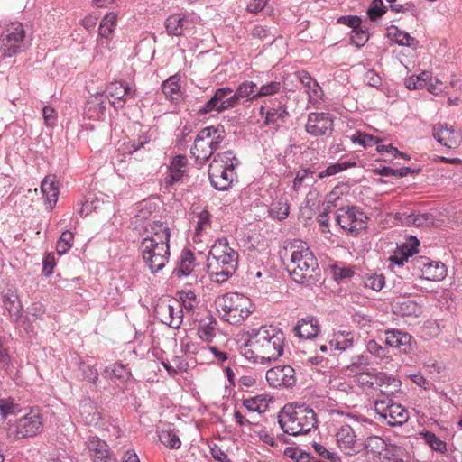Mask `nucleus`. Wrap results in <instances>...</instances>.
<instances>
[{
  "mask_svg": "<svg viewBox=\"0 0 462 462\" xmlns=\"http://www.w3.org/2000/svg\"><path fill=\"white\" fill-rule=\"evenodd\" d=\"M143 236L138 251L144 266L155 274L169 262L171 230L167 223L152 221L145 226Z\"/></svg>",
  "mask_w": 462,
  "mask_h": 462,
  "instance_id": "f257e3e1",
  "label": "nucleus"
},
{
  "mask_svg": "<svg viewBox=\"0 0 462 462\" xmlns=\"http://www.w3.org/2000/svg\"><path fill=\"white\" fill-rule=\"evenodd\" d=\"M285 345L284 333L273 326L253 329L244 348L243 355L254 363L267 364L282 356Z\"/></svg>",
  "mask_w": 462,
  "mask_h": 462,
  "instance_id": "f03ea898",
  "label": "nucleus"
},
{
  "mask_svg": "<svg viewBox=\"0 0 462 462\" xmlns=\"http://www.w3.org/2000/svg\"><path fill=\"white\" fill-rule=\"evenodd\" d=\"M239 254L232 248L227 238L217 239L208 256V273L212 282L223 283L231 278L238 267Z\"/></svg>",
  "mask_w": 462,
  "mask_h": 462,
  "instance_id": "7ed1b4c3",
  "label": "nucleus"
},
{
  "mask_svg": "<svg viewBox=\"0 0 462 462\" xmlns=\"http://www.w3.org/2000/svg\"><path fill=\"white\" fill-rule=\"evenodd\" d=\"M256 91L257 85L249 80L239 84L235 91L229 87L217 88L213 96L198 109L197 114L199 116L212 112L222 114L235 108L242 99L245 98L246 101L251 102L250 98Z\"/></svg>",
  "mask_w": 462,
  "mask_h": 462,
  "instance_id": "20e7f679",
  "label": "nucleus"
},
{
  "mask_svg": "<svg viewBox=\"0 0 462 462\" xmlns=\"http://www.w3.org/2000/svg\"><path fill=\"white\" fill-rule=\"evenodd\" d=\"M290 263L287 269L298 283L311 286L316 282L314 273L319 268L318 260L306 242L296 240L291 244Z\"/></svg>",
  "mask_w": 462,
  "mask_h": 462,
  "instance_id": "39448f33",
  "label": "nucleus"
},
{
  "mask_svg": "<svg viewBox=\"0 0 462 462\" xmlns=\"http://www.w3.org/2000/svg\"><path fill=\"white\" fill-rule=\"evenodd\" d=\"M278 422L284 433L291 436L306 434L317 427L314 411L307 404H289L282 410Z\"/></svg>",
  "mask_w": 462,
  "mask_h": 462,
  "instance_id": "423d86ee",
  "label": "nucleus"
},
{
  "mask_svg": "<svg viewBox=\"0 0 462 462\" xmlns=\"http://www.w3.org/2000/svg\"><path fill=\"white\" fill-rule=\"evenodd\" d=\"M239 164V160L231 150L217 153L208 168V178L214 189L219 191L229 189L236 180L235 169Z\"/></svg>",
  "mask_w": 462,
  "mask_h": 462,
  "instance_id": "0eeeda50",
  "label": "nucleus"
},
{
  "mask_svg": "<svg viewBox=\"0 0 462 462\" xmlns=\"http://www.w3.org/2000/svg\"><path fill=\"white\" fill-rule=\"evenodd\" d=\"M216 305L221 319L231 325L242 324L253 312L250 299L237 292L222 295Z\"/></svg>",
  "mask_w": 462,
  "mask_h": 462,
  "instance_id": "6e6552de",
  "label": "nucleus"
},
{
  "mask_svg": "<svg viewBox=\"0 0 462 462\" xmlns=\"http://www.w3.org/2000/svg\"><path fill=\"white\" fill-rule=\"evenodd\" d=\"M224 137L225 130L222 125L205 127L197 134L190 153L197 162L202 164L219 149Z\"/></svg>",
  "mask_w": 462,
  "mask_h": 462,
  "instance_id": "1a4fd4ad",
  "label": "nucleus"
},
{
  "mask_svg": "<svg viewBox=\"0 0 462 462\" xmlns=\"http://www.w3.org/2000/svg\"><path fill=\"white\" fill-rule=\"evenodd\" d=\"M347 421L340 425L336 431L335 438L338 448L346 456H355L363 450L362 443L359 442L355 426L358 425L357 417L347 413Z\"/></svg>",
  "mask_w": 462,
  "mask_h": 462,
  "instance_id": "9d476101",
  "label": "nucleus"
},
{
  "mask_svg": "<svg viewBox=\"0 0 462 462\" xmlns=\"http://www.w3.org/2000/svg\"><path fill=\"white\" fill-rule=\"evenodd\" d=\"M367 216L358 207L341 208L337 210L336 221L347 234L356 236L360 230L365 229Z\"/></svg>",
  "mask_w": 462,
  "mask_h": 462,
  "instance_id": "9b49d317",
  "label": "nucleus"
},
{
  "mask_svg": "<svg viewBox=\"0 0 462 462\" xmlns=\"http://www.w3.org/2000/svg\"><path fill=\"white\" fill-rule=\"evenodd\" d=\"M374 411L389 426H402L409 420V411L393 400H375Z\"/></svg>",
  "mask_w": 462,
  "mask_h": 462,
  "instance_id": "f8f14e48",
  "label": "nucleus"
},
{
  "mask_svg": "<svg viewBox=\"0 0 462 462\" xmlns=\"http://www.w3.org/2000/svg\"><path fill=\"white\" fill-rule=\"evenodd\" d=\"M24 30L21 24L12 25L5 29L0 36V51L11 57L24 51Z\"/></svg>",
  "mask_w": 462,
  "mask_h": 462,
  "instance_id": "ddd939ff",
  "label": "nucleus"
},
{
  "mask_svg": "<svg viewBox=\"0 0 462 462\" xmlns=\"http://www.w3.org/2000/svg\"><path fill=\"white\" fill-rule=\"evenodd\" d=\"M43 420L40 412L30 410L28 413L19 418L14 424L16 439H25L36 436L42 430Z\"/></svg>",
  "mask_w": 462,
  "mask_h": 462,
  "instance_id": "4468645a",
  "label": "nucleus"
},
{
  "mask_svg": "<svg viewBox=\"0 0 462 462\" xmlns=\"http://www.w3.org/2000/svg\"><path fill=\"white\" fill-rule=\"evenodd\" d=\"M199 17L195 14H174L165 21L166 31L170 35L180 36L194 28Z\"/></svg>",
  "mask_w": 462,
  "mask_h": 462,
  "instance_id": "2eb2a0df",
  "label": "nucleus"
},
{
  "mask_svg": "<svg viewBox=\"0 0 462 462\" xmlns=\"http://www.w3.org/2000/svg\"><path fill=\"white\" fill-rule=\"evenodd\" d=\"M333 125L330 114L311 112L308 116L305 129L312 136H323L332 133Z\"/></svg>",
  "mask_w": 462,
  "mask_h": 462,
  "instance_id": "dca6fc26",
  "label": "nucleus"
},
{
  "mask_svg": "<svg viewBox=\"0 0 462 462\" xmlns=\"http://www.w3.org/2000/svg\"><path fill=\"white\" fill-rule=\"evenodd\" d=\"M266 381L273 388H289L295 384V370L291 365H278L266 372Z\"/></svg>",
  "mask_w": 462,
  "mask_h": 462,
  "instance_id": "f3484780",
  "label": "nucleus"
},
{
  "mask_svg": "<svg viewBox=\"0 0 462 462\" xmlns=\"http://www.w3.org/2000/svg\"><path fill=\"white\" fill-rule=\"evenodd\" d=\"M109 103L116 108H123L126 101L134 99L135 89L125 81H115L106 88Z\"/></svg>",
  "mask_w": 462,
  "mask_h": 462,
  "instance_id": "a211bd4d",
  "label": "nucleus"
},
{
  "mask_svg": "<svg viewBox=\"0 0 462 462\" xmlns=\"http://www.w3.org/2000/svg\"><path fill=\"white\" fill-rule=\"evenodd\" d=\"M272 106H261L259 114L264 116V124L267 125H276L279 122H285L289 116L286 107V97H282L280 100L270 101Z\"/></svg>",
  "mask_w": 462,
  "mask_h": 462,
  "instance_id": "6ab92c4d",
  "label": "nucleus"
},
{
  "mask_svg": "<svg viewBox=\"0 0 462 462\" xmlns=\"http://www.w3.org/2000/svg\"><path fill=\"white\" fill-rule=\"evenodd\" d=\"M383 342L385 345L397 348L404 354L411 353L415 344V340L411 334L398 328L385 330Z\"/></svg>",
  "mask_w": 462,
  "mask_h": 462,
  "instance_id": "aec40b11",
  "label": "nucleus"
},
{
  "mask_svg": "<svg viewBox=\"0 0 462 462\" xmlns=\"http://www.w3.org/2000/svg\"><path fill=\"white\" fill-rule=\"evenodd\" d=\"M377 389L380 391L376 400H393L398 398L402 392V383L397 378L385 373H377Z\"/></svg>",
  "mask_w": 462,
  "mask_h": 462,
  "instance_id": "412c9836",
  "label": "nucleus"
},
{
  "mask_svg": "<svg viewBox=\"0 0 462 462\" xmlns=\"http://www.w3.org/2000/svg\"><path fill=\"white\" fill-rule=\"evenodd\" d=\"M433 137L445 147L457 148L461 141V134L448 124H438L433 126Z\"/></svg>",
  "mask_w": 462,
  "mask_h": 462,
  "instance_id": "4be33fe9",
  "label": "nucleus"
},
{
  "mask_svg": "<svg viewBox=\"0 0 462 462\" xmlns=\"http://www.w3.org/2000/svg\"><path fill=\"white\" fill-rule=\"evenodd\" d=\"M155 313L162 323L171 328L177 329L182 324V310L180 303H177V307L161 303L156 307Z\"/></svg>",
  "mask_w": 462,
  "mask_h": 462,
  "instance_id": "5701e85b",
  "label": "nucleus"
},
{
  "mask_svg": "<svg viewBox=\"0 0 462 462\" xmlns=\"http://www.w3.org/2000/svg\"><path fill=\"white\" fill-rule=\"evenodd\" d=\"M87 448L94 462H114L106 441L99 438L90 437L86 442Z\"/></svg>",
  "mask_w": 462,
  "mask_h": 462,
  "instance_id": "b1692460",
  "label": "nucleus"
},
{
  "mask_svg": "<svg viewBox=\"0 0 462 462\" xmlns=\"http://www.w3.org/2000/svg\"><path fill=\"white\" fill-rule=\"evenodd\" d=\"M420 245L419 240L411 236L409 243H403L398 245L393 254L389 257V261L395 264L402 266L404 263H409V258L418 252V246Z\"/></svg>",
  "mask_w": 462,
  "mask_h": 462,
  "instance_id": "393cba45",
  "label": "nucleus"
},
{
  "mask_svg": "<svg viewBox=\"0 0 462 462\" xmlns=\"http://www.w3.org/2000/svg\"><path fill=\"white\" fill-rule=\"evenodd\" d=\"M319 331V323L314 317L300 319L293 328L295 336L304 339H312L316 337Z\"/></svg>",
  "mask_w": 462,
  "mask_h": 462,
  "instance_id": "a878e982",
  "label": "nucleus"
},
{
  "mask_svg": "<svg viewBox=\"0 0 462 462\" xmlns=\"http://www.w3.org/2000/svg\"><path fill=\"white\" fill-rule=\"evenodd\" d=\"M187 158L184 155H177L171 160L165 176V183L172 186L180 181L186 171Z\"/></svg>",
  "mask_w": 462,
  "mask_h": 462,
  "instance_id": "bb28decb",
  "label": "nucleus"
},
{
  "mask_svg": "<svg viewBox=\"0 0 462 462\" xmlns=\"http://www.w3.org/2000/svg\"><path fill=\"white\" fill-rule=\"evenodd\" d=\"M297 79L307 88L310 99L317 101L320 99L323 91L319 83L305 70L297 73Z\"/></svg>",
  "mask_w": 462,
  "mask_h": 462,
  "instance_id": "cd10ccee",
  "label": "nucleus"
},
{
  "mask_svg": "<svg viewBox=\"0 0 462 462\" xmlns=\"http://www.w3.org/2000/svg\"><path fill=\"white\" fill-rule=\"evenodd\" d=\"M180 77L179 74H174L168 78L162 84V91L167 98L172 102H179L181 97L180 90Z\"/></svg>",
  "mask_w": 462,
  "mask_h": 462,
  "instance_id": "c85d7f7f",
  "label": "nucleus"
},
{
  "mask_svg": "<svg viewBox=\"0 0 462 462\" xmlns=\"http://www.w3.org/2000/svg\"><path fill=\"white\" fill-rule=\"evenodd\" d=\"M446 274L447 268L443 263L429 259L427 268L422 273H418V276L428 281H439L444 279Z\"/></svg>",
  "mask_w": 462,
  "mask_h": 462,
  "instance_id": "c756f323",
  "label": "nucleus"
},
{
  "mask_svg": "<svg viewBox=\"0 0 462 462\" xmlns=\"http://www.w3.org/2000/svg\"><path fill=\"white\" fill-rule=\"evenodd\" d=\"M54 176H47L41 185V189L45 201L49 203V208L52 209L59 197V188L55 182Z\"/></svg>",
  "mask_w": 462,
  "mask_h": 462,
  "instance_id": "7c9ffc66",
  "label": "nucleus"
},
{
  "mask_svg": "<svg viewBox=\"0 0 462 462\" xmlns=\"http://www.w3.org/2000/svg\"><path fill=\"white\" fill-rule=\"evenodd\" d=\"M195 266V255L190 250H183L180 256V261L178 266L174 269L173 273L178 277L189 276Z\"/></svg>",
  "mask_w": 462,
  "mask_h": 462,
  "instance_id": "2f4dec72",
  "label": "nucleus"
},
{
  "mask_svg": "<svg viewBox=\"0 0 462 462\" xmlns=\"http://www.w3.org/2000/svg\"><path fill=\"white\" fill-rule=\"evenodd\" d=\"M383 459L389 462H411V454L402 446L389 443L385 452L383 453Z\"/></svg>",
  "mask_w": 462,
  "mask_h": 462,
  "instance_id": "473e14b6",
  "label": "nucleus"
},
{
  "mask_svg": "<svg viewBox=\"0 0 462 462\" xmlns=\"http://www.w3.org/2000/svg\"><path fill=\"white\" fill-rule=\"evenodd\" d=\"M79 413L86 424H97L100 420L97 406L90 400H85L79 404Z\"/></svg>",
  "mask_w": 462,
  "mask_h": 462,
  "instance_id": "72a5a7b5",
  "label": "nucleus"
},
{
  "mask_svg": "<svg viewBox=\"0 0 462 462\" xmlns=\"http://www.w3.org/2000/svg\"><path fill=\"white\" fill-rule=\"evenodd\" d=\"M395 314L402 317H419L421 312L420 307L411 300H402L393 306Z\"/></svg>",
  "mask_w": 462,
  "mask_h": 462,
  "instance_id": "f704fd0d",
  "label": "nucleus"
},
{
  "mask_svg": "<svg viewBox=\"0 0 462 462\" xmlns=\"http://www.w3.org/2000/svg\"><path fill=\"white\" fill-rule=\"evenodd\" d=\"M354 337L351 333L338 331L333 334L329 340L331 348L338 351H346L353 346Z\"/></svg>",
  "mask_w": 462,
  "mask_h": 462,
  "instance_id": "c9c22d12",
  "label": "nucleus"
},
{
  "mask_svg": "<svg viewBox=\"0 0 462 462\" xmlns=\"http://www.w3.org/2000/svg\"><path fill=\"white\" fill-rule=\"evenodd\" d=\"M369 356L367 355H356L352 356L351 362L346 366V372L351 375L363 374L368 370Z\"/></svg>",
  "mask_w": 462,
  "mask_h": 462,
  "instance_id": "e433bc0d",
  "label": "nucleus"
},
{
  "mask_svg": "<svg viewBox=\"0 0 462 462\" xmlns=\"http://www.w3.org/2000/svg\"><path fill=\"white\" fill-rule=\"evenodd\" d=\"M282 84L280 81H270L257 88V91L251 97V102L258 100L263 97L273 96L281 92Z\"/></svg>",
  "mask_w": 462,
  "mask_h": 462,
  "instance_id": "4c0bfd02",
  "label": "nucleus"
},
{
  "mask_svg": "<svg viewBox=\"0 0 462 462\" xmlns=\"http://www.w3.org/2000/svg\"><path fill=\"white\" fill-rule=\"evenodd\" d=\"M389 443L379 436L372 435L366 438L364 443H362L363 449L373 454H382L385 452Z\"/></svg>",
  "mask_w": 462,
  "mask_h": 462,
  "instance_id": "58836bf2",
  "label": "nucleus"
},
{
  "mask_svg": "<svg viewBox=\"0 0 462 462\" xmlns=\"http://www.w3.org/2000/svg\"><path fill=\"white\" fill-rule=\"evenodd\" d=\"M243 405L249 411L262 413L266 411L268 402L265 395H256L244 399Z\"/></svg>",
  "mask_w": 462,
  "mask_h": 462,
  "instance_id": "ea45409f",
  "label": "nucleus"
},
{
  "mask_svg": "<svg viewBox=\"0 0 462 462\" xmlns=\"http://www.w3.org/2000/svg\"><path fill=\"white\" fill-rule=\"evenodd\" d=\"M159 439L164 446L174 449L180 448L181 445V441L177 432L174 429L170 427L162 429L159 432Z\"/></svg>",
  "mask_w": 462,
  "mask_h": 462,
  "instance_id": "a19ab883",
  "label": "nucleus"
},
{
  "mask_svg": "<svg viewBox=\"0 0 462 462\" xmlns=\"http://www.w3.org/2000/svg\"><path fill=\"white\" fill-rule=\"evenodd\" d=\"M116 26V15L114 13H109L106 14L100 22L98 35L102 37L112 38Z\"/></svg>",
  "mask_w": 462,
  "mask_h": 462,
  "instance_id": "79ce46f5",
  "label": "nucleus"
},
{
  "mask_svg": "<svg viewBox=\"0 0 462 462\" xmlns=\"http://www.w3.org/2000/svg\"><path fill=\"white\" fill-rule=\"evenodd\" d=\"M312 448L316 455L320 458H323L328 462H341V458L338 454L332 449L328 448L327 446L319 442H313Z\"/></svg>",
  "mask_w": 462,
  "mask_h": 462,
  "instance_id": "37998d69",
  "label": "nucleus"
},
{
  "mask_svg": "<svg viewBox=\"0 0 462 462\" xmlns=\"http://www.w3.org/2000/svg\"><path fill=\"white\" fill-rule=\"evenodd\" d=\"M389 30L395 42L399 45L413 47L418 42L415 38L411 37L408 32L401 31L397 26H392Z\"/></svg>",
  "mask_w": 462,
  "mask_h": 462,
  "instance_id": "c03bdc74",
  "label": "nucleus"
},
{
  "mask_svg": "<svg viewBox=\"0 0 462 462\" xmlns=\"http://www.w3.org/2000/svg\"><path fill=\"white\" fill-rule=\"evenodd\" d=\"M269 212L272 217L282 220L288 217L290 207L285 199H279L272 203Z\"/></svg>",
  "mask_w": 462,
  "mask_h": 462,
  "instance_id": "a18cd8bd",
  "label": "nucleus"
},
{
  "mask_svg": "<svg viewBox=\"0 0 462 462\" xmlns=\"http://www.w3.org/2000/svg\"><path fill=\"white\" fill-rule=\"evenodd\" d=\"M351 141L355 143H358L364 148L372 147L382 142L381 138L377 136H373L369 134H365L360 131H357L355 134L351 136Z\"/></svg>",
  "mask_w": 462,
  "mask_h": 462,
  "instance_id": "49530a36",
  "label": "nucleus"
},
{
  "mask_svg": "<svg viewBox=\"0 0 462 462\" xmlns=\"http://www.w3.org/2000/svg\"><path fill=\"white\" fill-rule=\"evenodd\" d=\"M422 435L425 443L428 444L432 450L439 452L441 454H445L447 452L446 442L441 440L439 437H437L435 433L426 431Z\"/></svg>",
  "mask_w": 462,
  "mask_h": 462,
  "instance_id": "de8ad7c7",
  "label": "nucleus"
},
{
  "mask_svg": "<svg viewBox=\"0 0 462 462\" xmlns=\"http://www.w3.org/2000/svg\"><path fill=\"white\" fill-rule=\"evenodd\" d=\"M217 321L210 320L207 323H201L198 328L199 338L205 342H211L216 337Z\"/></svg>",
  "mask_w": 462,
  "mask_h": 462,
  "instance_id": "09e8293b",
  "label": "nucleus"
},
{
  "mask_svg": "<svg viewBox=\"0 0 462 462\" xmlns=\"http://www.w3.org/2000/svg\"><path fill=\"white\" fill-rule=\"evenodd\" d=\"M356 165V162H336L328 166L325 170L321 171L319 173V179H324L329 176H333L338 172H341L348 168H351Z\"/></svg>",
  "mask_w": 462,
  "mask_h": 462,
  "instance_id": "8fccbe9b",
  "label": "nucleus"
},
{
  "mask_svg": "<svg viewBox=\"0 0 462 462\" xmlns=\"http://www.w3.org/2000/svg\"><path fill=\"white\" fill-rule=\"evenodd\" d=\"M74 235L69 230L64 231L59 238L56 245L58 254H65L73 245Z\"/></svg>",
  "mask_w": 462,
  "mask_h": 462,
  "instance_id": "3c124183",
  "label": "nucleus"
},
{
  "mask_svg": "<svg viewBox=\"0 0 462 462\" xmlns=\"http://www.w3.org/2000/svg\"><path fill=\"white\" fill-rule=\"evenodd\" d=\"M180 299L181 300V310L184 309L187 312L190 313L197 307V296L192 291H182L180 292Z\"/></svg>",
  "mask_w": 462,
  "mask_h": 462,
  "instance_id": "603ef678",
  "label": "nucleus"
},
{
  "mask_svg": "<svg viewBox=\"0 0 462 462\" xmlns=\"http://www.w3.org/2000/svg\"><path fill=\"white\" fill-rule=\"evenodd\" d=\"M211 226V215L208 210H202L198 214V222L195 228V236H200Z\"/></svg>",
  "mask_w": 462,
  "mask_h": 462,
  "instance_id": "864d4df0",
  "label": "nucleus"
},
{
  "mask_svg": "<svg viewBox=\"0 0 462 462\" xmlns=\"http://www.w3.org/2000/svg\"><path fill=\"white\" fill-rule=\"evenodd\" d=\"M387 11L383 0H373L368 10L367 14L372 21H375L382 17Z\"/></svg>",
  "mask_w": 462,
  "mask_h": 462,
  "instance_id": "5fc2aeb1",
  "label": "nucleus"
},
{
  "mask_svg": "<svg viewBox=\"0 0 462 462\" xmlns=\"http://www.w3.org/2000/svg\"><path fill=\"white\" fill-rule=\"evenodd\" d=\"M251 34L254 38L267 41L269 43H273L275 39V35L271 32L270 29L262 25L254 26Z\"/></svg>",
  "mask_w": 462,
  "mask_h": 462,
  "instance_id": "6e6d98bb",
  "label": "nucleus"
},
{
  "mask_svg": "<svg viewBox=\"0 0 462 462\" xmlns=\"http://www.w3.org/2000/svg\"><path fill=\"white\" fill-rule=\"evenodd\" d=\"M18 411V404L14 402L12 398L0 399V415L6 417L7 415L15 414Z\"/></svg>",
  "mask_w": 462,
  "mask_h": 462,
  "instance_id": "4d7b16f0",
  "label": "nucleus"
},
{
  "mask_svg": "<svg viewBox=\"0 0 462 462\" xmlns=\"http://www.w3.org/2000/svg\"><path fill=\"white\" fill-rule=\"evenodd\" d=\"M364 282L365 288H369L373 291H379L383 288L385 284V279L383 274H374L368 276Z\"/></svg>",
  "mask_w": 462,
  "mask_h": 462,
  "instance_id": "13d9d810",
  "label": "nucleus"
},
{
  "mask_svg": "<svg viewBox=\"0 0 462 462\" xmlns=\"http://www.w3.org/2000/svg\"><path fill=\"white\" fill-rule=\"evenodd\" d=\"M314 171L309 169H302L299 171L296 174V177L293 180V189L298 190L307 180H310V182H314L313 180Z\"/></svg>",
  "mask_w": 462,
  "mask_h": 462,
  "instance_id": "bf43d9fd",
  "label": "nucleus"
},
{
  "mask_svg": "<svg viewBox=\"0 0 462 462\" xmlns=\"http://www.w3.org/2000/svg\"><path fill=\"white\" fill-rule=\"evenodd\" d=\"M356 376L357 378V383L362 386L377 389V384H375V383H378L377 373L372 374L370 373L365 372L363 374H356Z\"/></svg>",
  "mask_w": 462,
  "mask_h": 462,
  "instance_id": "052dcab7",
  "label": "nucleus"
},
{
  "mask_svg": "<svg viewBox=\"0 0 462 462\" xmlns=\"http://www.w3.org/2000/svg\"><path fill=\"white\" fill-rule=\"evenodd\" d=\"M369 39V34L366 31L363 30L360 26L355 30H352L351 32V42L356 47H362L365 44V42Z\"/></svg>",
  "mask_w": 462,
  "mask_h": 462,
  "instance_id": "680f3d73",
  "label": "nucleus"
},
{
  "mask_svg": "<svg viewBox=\"0 0 462 462\" xmlns=\"http://www.w3.org/2000/svg\"><path fill=\"white\" fill-rule=\"evenodd\" d=\"M367 351L379 358H384L388 356V349L381 346L375 340H369L366 345Z\"/></svg>",
  "mask_w": 462,
  "mask_h": 462,
  "instance_id": "e2e57ef3",
  "label": "nucleus"
},
{
  "mask_svg": "<svg viewBox=\"0 0 462 462\" xmlns=\"http://www.w3.org/2000/svg\"><path fill=\"white\" fill-rule=\"evenodd\" d=\"M80 370L85 380H88L89 383H96L97 382L98 373L97 370L93 365L82 363L80 365Z\"/></svg>",
  "mask_w": 462,
  "mask_h": 462,
  "instance_id": "0e129e2a",
  "label": "nucleus"
},
{
  "mask_svg": "<svg viewBox=\"0 0 462 462\" xmlns=\"http://www.w3.org/2000/svg\"><path fill=\"white\" fill-rule=\"evenodd\" d=\"M150 142V138L143 134L140 135L137 139L130 140L127 143V152L133 153L142 147L144 146V144L148 143Z\"/></svg>",
  "mask_w": 462,
  "mask_h": 462,
  "instance_id": "69168bd1",
  "label": "nucleus"
},
{
  "mask_svg": "<svg viewBox=\"0 0 462 462\" xmlns=\"http://www.w3.org/2000/svg\"><path fill=\"white\" fill-rule=\"evenodd\" d=\"M42 273L44 276L49 277L52 274L53 269L56 266L55 256L53 253H49L45 255L42 261Z\"/></svg>",
  "mask_w": 462,
  "mask_h": 462,
  "instance_id": "338daca9",
  "label": "nucleus"
},
{
  "mask_svg": "<svg viewBox=\"0 0 462 462\" xmlns=\"http://www.w3.org/2000/svg\"><path fill=\"white\" fill-rule=\"evenodd\" d=\"M210 454L217 462H232L227 454L217 444L210 447Z\"/></svg>",
  "mask_w": 462,
  "mask_h": 462,
  "instance_id": "774afa93",
  "label": "nucleus"
}]
</instances>
